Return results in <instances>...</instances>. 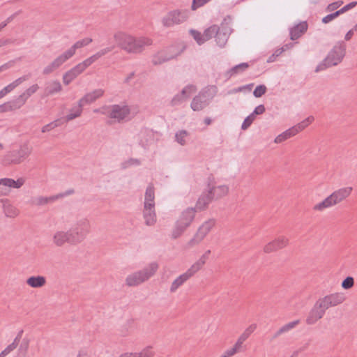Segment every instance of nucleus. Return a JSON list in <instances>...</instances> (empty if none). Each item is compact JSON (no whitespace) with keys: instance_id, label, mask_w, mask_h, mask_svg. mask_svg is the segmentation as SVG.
<instances>
[{"instance_id":"nucleus-21","label":"nucleus","mask_w":357,"mask_h":357,"mask_svg":"<svg viewBox=\"0 0 357 357\" xmlns=\"http://www.w3.org/2000/svg\"><path fill=\"white\" fill-rule=\"evenodd\" d=\"M288 244L289 239L284 236H280L265 245L263 250L265 253H271L285 248Z\"/></svg>"},{"instance_id":"nucleus-26","label":"nucleus","mask_w":357,"mask_h":357,"mask_svg":"<svg viewBox=\"0 0 357 357\" xmlns=\"http://www.w3.org/2000/svg\"><path fill=\"white\" fill-rule=\"evenodd\" d=\"M245 341V334L243 333L234 346L227 349L221 356L219 357H233L234 355L243 351V343Z\"/></svg>"},{"instance_id":"nucleus-59","label":"nucleus","mask_w":357,"mask_h":357,"mask_svg":"<svg viewBox=\"0 0 357 357\" xmlns=\"http://www.w3.org/2000/svg\"><path fill=\"white\" fill-rule=\"evenodd\" d=\"M13 40L11 39L7 38V39H0V47L7 45L8 44L13 43Z\"/></svg>"},{"instance_id":"nucleus-8","label":"nucleus","mask_w":357,"mask_h":357,"mask_svg":"<svg viewBox=\"0 0 357 357\" xmlns=\"http://www.w3.org/2000/svg\"><path fill=\"white\" fill-rule=\"evenodd\" d=\"M215 86H208L203 89L198 95L193 98L190 107L193 111H201L206 107L217 93Z\"/></svg>"},{"instance_id":"nucleus-29","label":"nucleus","mask_w":357,"mask_h":357,"mask_svg":"<svg viewBox=\"0 0 357 357\" xmlns=\"http://www.w3.org/2000/svg\"><path fill=\"white\" fill-rule=\"evenodd\" d=\"M307 27L308 25L307 22L304 21L291 28L289 31L291 40H295L299 38L307 31Z\"/></svg>"},{"instance_id":"nucleus-41","label":"nucleus","mask_w":357,"mask_h":357,"mask_svg":"<svg viewBox=\"0 0 357 357\" xmlns=\"http://www.w3.org/2000/svg\"><path fill=\"white\" fill-rule=\"evenodd\" d=\"M295 135V129H292L291 128H290L289 129L285 130L284 132L277 136L274 142L277 144H279L290 138L291 137L294 136Z\"/></svg>"},{"instance_id":"nucleus-55","label":"nucleus","mask_w":357,"mask_h":357,"mask_svg":"<svg viewBox=\"0 0 357 357\" xmlns=\"http://www.w3.org/2000/svg\"><path fill=\"white\" fill-rule=\"evenodd\" d=\"M18 346V344H17L15 342H13L11 344H10L9 345H8L4 350V352L6 353V354L8 355V354H10L11 351H13V350H15L17 347Z\"/></svg>"},{"instance_id":"nucleus-18","label":"nucleus","mask_w":357,"mask_h":357,"mask_svg":"<svg viewBox=\"0 0 357 357\" xmlns=\"http://www.w3.org/2000/svg\"><path fill=\"white\" fill-rule=\"evenodd\" d=\"M231 33V29L227 24L222 23L220 26H218V31L215 32V38L218 46L224 47Z\"/></svg>"},{"instance_id":"nucleus-12","label":"nucleus","mask_w":357,"mask_h":357,"mask_svg":"<svg viewBox=\"0 0 357 357\" xmlns=\"http://www.w3.org/2000/svg\"><path fill=\"white\" fill-rule=\"evenodd\" d=\"M102 114L107 115L109 118L121 122L129 119L130 108L128 105L120 104L112 105L102 108Z\"/></svg>"},{"instance_id":"nucleus-40","label":"nucleus","mask_w":357,"mask_h":357,"mask_svg":"<svg viewBox=\"0 0 357 357\" xmlns=\"http://www.w3.org/2000/svg\"><path fill=\"white\" fill-rule=\"evenodd\" d=\"M211 254V250H206L204 254H203L200 258L195 262L192 266L198 272L199 270L202 268L204 265L206 264V260L208 258V255Z\"/></svg>"},{"instance_id":"nucleus-32","label":"nucleus","mask_w":357,"mask_h":357,"mask_svg":"<svg viewBox=\"0 0 357 357\" xmlns=\"http://www.w3.org/2000/svg\"><path fill=\"white\" fill-rule=\"evenodd\" d=\"M155 352L151 346H147L139 352L135 353H125L120 356V357H153Z\"/></svg>"},{"instance_id":"nucleus-50","label":"nucleus","mask_w":357,"mask_h":357,"mask_svg":"<svg viewBox=\"0 0 357 357\" xmlns=\"http://www.w3.org/2000/svg\"><path fill=\"white\" fill-rule=\"evenodd\" d=\"M354 284V280L352 277H347L342 282V287L344 289L351 288Z\"/></svg>"},{"instance_id":"nucleus-43","label":"nucleus","mask_w":357,"mask_h":357,"mask_svg":"<svg viewBox=\"0 0 357 357\" xmlns=\"http://www.w3.org/2000/svg\"><path fill=\"white\" fill-rule=\"evenodd\" d=\"M29 347V340L27 338L23 339L18 349V356L26 357Z\"/></svg>"},{"instance_id":"nucleus-62","label":"nucleus","mask_w":357,"mask_h":357,"mask_svg":"<svg viewBox=\"0 0 357 357\" xmlns=\"http://www.w3.org/2000/svg\"><path fill=\"white\" fill-rule=\"evenodd\" d=\"M353 35H354V29L349 30L345 35V37H344L345 40H349L352 38Z\"/></svg>"},{"instance_id":"nucleus-63","label":"nucleus","mask_w":357,"mask_h":357,"mask_svg":"<svg viewBox=\"0 0 357 357\" xmlns=\"http://www.w3.org/2000/svg\"><path fill=\"white\" fill-rule=\"evenodd\" d=\"M135 76V73L134 72H132L131 73H130L127 77L124 80V82L128 84L130 82V81Z\"/></svg>"},{"instance_id":"nucleus-22","label":"nucleus","mask_w":357,"mask_h":357,"mask_svg":"<svg viewBox=\"0 0 357 357\" xmlns=\"http://www.w3.org/2000/svg\"><path fill=\"white\" fill-rule=\"evenodd\" d=\"M52 241L57 247H62L66 243L74 245V241L72 240L68 231H56L52 236Z\"/></svg>"},{"instance_id":"nucleus-52","label":"nucleus","mask_w":357,"mask_h":357,"mask_svg":"<svg viewBox=\"0 0 357 357\" xmlns=\"http://www.w3.org/2000/svg\"><path fill=\"white\" fill-rule=\"evenodd\" d=\"M343 3L342 1L333 2L328 4L326 8V11L331 12L337 9Z\"/></svg>"},{"instance_id":"nucleus-19","label":"nucleus","mask_w":357,"mask_h":357,"mask_svg":"<svg viewBox=\"0 0 357 357\" xmlns=\"http://www.w3.org/2000/svg\"><path fill=\"white\" fill-rule=\"evenodd\" d=\"M345 300V296L342 293H335L331 294L330 295L326 296L325 297L319 299V301L321 303L324 307L326 310L328 309L331 307L336 306L339 304H341Z\"/></svg>"},{"instance_id":"nucleus-57","label":"nucleus","mask_w":357,"mask_h":357,"mask_svg":"<svg viewBox=\"0 0 357 357\" xmlns=\"http://www.w3.org/2000/svg\"><path fill=\"white\" fill-rule=\"evenodd\" d=\"M245 91V86H241L238 88H235V89L228 91L227 94L232 95V94L236 93L238 92H241V91Z\"/></svg>"},{"instance_id":"nucleus-20","label":"nucleus","mask_w":357,"mask_h":357,"mask_svg":"<svg viewBox=\"0 0 357 357\" xmlns=\"http://www.w3.org/2000/svg\"><path fill=\"white\" fill-rule=\"evenodd\" d=\"M215 199L214 192L208 189L204 191L199 197L195 207L196 211H202L208 208L209 204Z\"/></svg>"},{"instance_id":"nucleus-9","label":"nucleus","mask_w":357,"mask_h":357,"mask_svg":"<svg viewBox=\"0 0 357 357\" xmlns=\"http://www.w3.org/2000/svg\"><path fill=\"white\" fill-rule=\"evenodd\" d=\"M196 212V208H194L193 207H190L186 208L181 213V215L179 216L178 219L176 222L174 229L172 230V238L176 239L182 235V234L192 222Z\"/></svg>"},{"instance_id":"nucleus-13","label":"nucleus","mask_w":357,"mask_h":357,"mask_svg":"<svg viewBox=\"0 0 357 357\" xmlns=\"http://www.w3.org/2000/svg\"><path fill=\"white\" fill-rule=\"evenodd\" d=\"M215 225L213 218L205 221L197 229L194 236L187 243V247L190 248L199 245L210 232Z\"/></svg>"},{"instance_id":"nucleus-38","label":"nucleus","mask_w":357,"mask_h":357,"mask_svg":"<svg viewBox=\"0 0 357 357\" xmlns=\"http://www.w3.org/2000/svg\"><path fill=\"white\" fill-rule=\"evenodd\" d=\"M83 105H79L70 109V113L68 114L63 120V122H68L74 119L81 116L82 112Z\"/></svg>"},{"instance_id":"nucleus-2","label":"nucleus","mask_w":357,"mask_h":357,"mask_svg":"<svg viewBox=\"0 0 357 357\" xmlns=\"http://www.w3.org/2000/svg\"><path fill=\"white\" fill-rule=\"evenodd\" d=\"M92 41V38H85L77 41L70 49L57 56L53 61L45 66L43 70V74L45 75L51 74L58 69L67 60L71 58L75 54L76 50L88 45Z\"/></svg>"},{"instance_id":"nucleus-60","label":"nucleus","mask_w":357,"mask_h":357,"mask_svg":"<svg viewBox=\"0 0 357 357\" xmlns=\"http://www.w3.org/2000/svg\"><path fill=\"white\" fill-rule=\"evenodd\" d=\"M255 116L253 114V113L250 114L249 116H247V128H248L252 121L255 119Z\"/></svg>"},{"instance_id":"nucleus-28","label":"nucleus","mask_w":357,"mask_h":357,"mask_svg":"<svg viewBox=\"0 0 357 357\" xmlns=\"http://www.w3.org/2000/svg\"><path fill=\"white\" fill-rule=\"evenodd\" d=\"M104 94V90L101 89L93 90L84 96L79 100V105H85L95 102L97 99L102 97Z\"/></svg>"},{"instance_id":"nucleus-23","label":"nucleus","mask_w":357,"mask_h":357,"mask_svg":"<svg viewBox=\"0 0 357 357\" xmlns=\"http://www.w3.org/2000/svg\"><path fill=\"white\" fill-rule=\"evenodd\" d=\"M73 192H74L73 190H69L67 192H66L65 193H60L56 195H54V196H51V197H48L40 196V197H35V198L32 199L31 204L34 205V206L45 205V204H48L49 202H54L59 198H61L66 195H71Z\"/></svg>"},{"instance_id":"nucleus-61","label":"nucleus","mask_w":357,"mask_h":357,"mask_svg":"<svg viewBox=\"0 0 357 357\" xmlns=\"http://www.w3.org/2000/svg\"><path fill=\"white\" fill-rule=\"evenodd\" d=\"M22 334H23V331L22 330L18 332L17 336L14 339L13 342H15L17 344H19L20 341V340L22 338Z\"/></svg>"},{"instance_id":"nucleus-16","label":"nucleus","mask_w":357,"mask_h":357,"mask_svg":"<svg viewBox=\"0 0 357 357\" xmlns=\"http://www.w3.org/2000/svg\"><path fill=\"white\" fill-rule=\"evenodd\" d=\"M322 305L319 300L315 303L306 318L305 322L307 325L314 324L324 317L326 310Z\"/></svg>"},{"instance_id":"nucleus-48","label":"nucleus","mask_w":357,"mask_h":357,"mask_svg":"<svg viewBox=\"0 0 357 357\" xmlns=\"http://www.w3.org/2000/svg\"><path fill=\"white\" fill-rule=\"evenodd\" d=\"M190 35L192 36V38L196 40V42L199 45H202L204 43L203 34H202L199 31L194 29H191L190 31Z\"/></svg>"},{"instance_id":"nucleus-33","label":"nucleus","mask_w":357,"mask_h":357,"mask_svg":"<svg viewBox=\"0 0 357 357\" xmlns=\"http://www.w3.org/2000/svg\"><path fill=\"white\" fill-rule=\"evenodd\" d=\"M26 282L32 288H40L45 285L46 278L42 275L31 276L26 280Z\"/></svg>"},{"instance_id":"nucleus-49","label":"nucleus","mask_w":357,"mask_h":357,"mask_svg":"<svg viewBox=\"0 0 357 357\" xmlns=\"http://www.w3.org/2000/svg\"><path fill=\"white\" fill-rule=\"evenodd\" d=\"M340 15H341V13H340V10H337L333 13L328 14L326 16H325L324 17H323L321 22L324 24H327L330 22H331L332 20H333L334 19H335L336 17H337L338 16H340Z\"/></svg>"},{"instance_id":"nucleus-1","label":"nucleus","mask_w":357,"mask_h":357,"mask_svg":"<svg viewBox=\"0 0 357 357\" xmlns=\"http://www.w3.org/2000/svg\"><path fill=\"white\" fill-rule=\"evenodd\" d=\"M114 38L117 45L129 54H140L146 47L153 44V40L149 38H135L121 31L116 33Z\"/></svg>"},{"instance_id":"nucleus-5","label":"nucleus","mask_w":357,"mask_h":357,"mask_svg":"<svg viewBox=\"0 0 357 357\" xmlns=\"http://www.w3.org/2000/svg\"><path fill=\"white\" fill-rule=\"evenodd\" d=\"M159 265L157 262H151L142 270L136 271L129 275L126 279V284L128 287H135L153 276L157 272Z\"/></svg>"},{"instance_id":"nucleus-54","label":"nucleus","mask_w":357,"mask_h":357,"mask_svg":"<svg viewBox=\"0 0 357 357\" xmlns=\"http://www.w3.org/2000/svg\"><path fill=\"white\" fill-rule=\"evenodd\" d=\"M356 5H357V2L356 1H352V2L349 3H348L347 5L344 6V7H342L339 10H340V13L342 14V13H345L346 11L353 8Z\"/></svg>"},{"instance_id":"nucleus-24","label":"nucleus","mask_w":357,"mask_h":357,"mask_svg":"<svg viewBox=\"0 0 357 357\" xmlns=\"http://www.w3.org/2000/svg\"><path fill=\"white\" fill-rule=\"evenodd\" d=\"M62 86L58 80L47 82L45 83L41 98H44L58 93L62 91Z\"/></svg>"},{"instance_id":"nucleus-45","label":"nucleus","mask_w":357,"mask_h":357,"mask_svg":"<svg viewBox=\"0 0 357 357\" xmlns=\"http://www.w3.org/2000/svg\"><path fill=\"white\" fill-rule=\"evenodd\" d=\"M218 31V26L217 25H212L207 28L204 33H203V38L204 43L206 41H208V40L211 39L213 37H215V32Z\"/></svg>"},{"instance_id":"nucleus-11","label":"nucleus","mask_w":357,"mask_h":357,"mask_svg":"<svg viewBox=\"0 0 357 357\" xmlns=\"http://www.w3.org/2000/svg\"><path fill=\"white\" fill-rule=\"evenodd\" d=\"M189 18L188 10L174 9L168 12L162 18V24L165 27H172L185 22Z\"/></svg>"},{"instance_id":"nucleus-64","label":"nucleus","mask_w":357,"mask_h":357,"mask_svg":"<svg viewBox=\"0 0 357 357\" xmlns=\"http://www.w3.org/2000/svg\"><path fill=\"white\" fill-rule=\"evenodd\" d=\"M286 51L285 47H281L275 51L274 54L278 57L283 52Z\"/></svg>"},{"instance_id":"nucleus-30","label":"nucleus","mask_w":357,"mask_h":357,"mask_svg":"<svg viewBox=\"0 0 357 357\" xmlns=\"http://www.w3.org/2000/svg\"><path fill=\"white\" fill-rule=\"evenodd\" d=\"M0 202L2 204L3 212L7 217L15 218L19 214L18 209L11 204L9 199H1Z\"/></svg>"},{"instance_id":"nucleus-7","label":"nucleus","mask_w":357,"mask_h":357,"mask_svg":"<svg viewBox=\"0 0 357 357\" xmlns=\"http://www.w3.org/2000/svg\"><path fill=\"white\" fill-rule=\"evenodd\" d=\"M143 217L148 226L153 225L156 222L155 212V192L153 184H149L145 192Z\"/></svg>"},{"instance_id":"nucleus-17","label":"nucleus","mask_w":357,"mask_h":357,"mask_svg":"<svg viewBox=\"0 0 357 357\" xmlns=\"http://www.w3.org/2000/svg\"><path fill=\"white\" fill-rule=\"evenodd\" d=\"M197 271L191 266L184 273L177 277L172 283L169 291L174 293L186 281L193 277Z\"/></svg>"},{"instance_id":"nucleus-3","label":"nucleus","mask_w":357,"mask_h":357,"mask_svg":"<svg viewBox=\"0 0 357 357\" xmlns=\"http://www.w3.org/2000/svg\"><path fill=\"white\" fill-rule=\"evenodd\" d=\"M346 52L344 42L337 43L328 52L327 56L316 68L315 72L324 70L328 68L337 66L342 61Z\"/></svg>"},{"instance_id":"nucleus-27","label":"nucleus","mask_w":357,"mask_h":357,"mask_svg":"<svg viewBox=\"0 0 357 357\" xmlns=\"http://www.w3.org/2000/svg\"><path fill=\"white\" fill-rule=\"evenodd\" d=\"M39 89V86L37 84H33L29 88H28L24 93H22L19 97L13 100V102L15 105H18V109L20 108L27 99L33 93H35L38 89Z\"/></svg>"},{"instance_id":"nucleus-37","label":"nucleus","mask_w":357,"mask_h":357,"mask_svg":"<svg viewBox=\"0 0 357 357\" xmlns=\"http://www.w3.org/2000/svg\"><path fill=\"white\" fill-rule=\"evenodd\" d=\"M115 48V45H111L109 47H107L105 48H103L96 52L95 54L92 55L91 56L89 57L87 61L91 65L93 62H95L96 60H98L101 56L107 54V53L112 52Z\"/></svg>"},{"instance_id":"nucleus-10","label":"nucleus","mask_w":357,"mask_h":357,"mask_svg":"<svg viewBox=\"0 0 357 357\" xmlns=\"http://www.w3.org/2000/svg\"><path fill=\"white\" fill-rule=\"evenodd\" d=\"M91 224L87 218H83L77 220L68 230L74 245L80 243L90 232Z\"/></svg>"},{"instance_id":"nucleus-6","label":"nucleus","mask_w":357,"mask_h":357,"mask_svg":"<svg viewBox=\"0 0 357 357\" xmlns=\"http://www.w3.org/2000/svg\"><path fill=\"white\" fill-rule=\"evenodd\" d=\"M33 147L28 142L20 146L17 150L8 152L2 160L5 165H18L24 161L32 153Z\"/></svg>"},{"instance_id":"nucleus-34","label":"nucleus","mask_w":357,"mask_h":357,"mask_svg":"<svg viewBox=\"0 0 357 357\" xmlns=\"http://www.w3.org/2000/svg\"><path fill=\"white\" fill-rule=\"evenodd\" d=\"M24 181H25L23 178H20L17 181L12 178H5L0 179V185L14 188H20L24 185Z\"/></svg>"},{"instance_id":"nucleus-15","label":"nucleus","mask_w":357,"mask_h":357,"mask_svg":"<svg viewBox=\"0 0 357 357\" xmlns=\"http://www.w3.org/2000/svg\"><path fill=\"white\" fill-rule=\"evenodd\" d=\"M91 66L87 59L78 63L63 75V82L65 85H68L73 80L82 73L85 69Z\"/></svg>"},{"instance_id":"nucleus-36","label":"nucleus","mask_w":357,"mask_h":357,"mask_svg":"<svg viewBox=\"0 0 357 357\" xmlns=\"http://www.w3.org/2000/svg\"><path fill=\"white\" fill-rule=\"evenodd\" d=\"M245 70V63H241L238 65H236L231 68H230L229 70H227L224 76L227 79H230L231 77L239 74L243 73Z\"/></svg>"},{"instance_id":"nucleus-56","label":"nucleus","mask_w":357,"mask_h":357,"mask_svg":"<svg viewBox=\"0 0 357 357\" xmlns=\"http://www.w3.org/2000/svg\"><path fill=\"white\" fill-rule=\"evenodd\" d=\"M265 112V107L264 105H259L257 107H255L254 112H252L255 116L258 114H261Z\"/></svg>"},{"instance_id":"nucleus-39","label":"nucleus","mask_w":357,"mask_h":357,"mask_svg":"<svg viewBox=\"0 0 357 357\" xmlns=\"http://www.w3.org/2000/svg\"><path fill=\"white\" fill-rule=\"evenodd\" d=\"M299 324V320H296L291 322H289L283 326H282L279 330H278L273 335V338H276L282 333L288 332L291 329L294 328L296 326Z\"/></svg>"},{"instance_id":"nucleus-4","label":"nucleus","mask_w":357,"mask_h":357,"mask_svg":"<svg viewBox=\"0 0 357 357\" xmlns=\"http://www.w3.org/2000/svg\"><path fill=\"white\" fill-rule=\"evenodd\" d=\"M352 190V187H344L335 190L321 202L315 204L313 206V210L321 211L325 208L335 206L349 197L351 194Z\"/></svg>"},{"instance_id":"nucleus-14","label":"nucleus","mask_w":357,"mask_h":357,"mask_svg":"<svg viewBox=\"0 0 357 357\" xmlns=\"http://www.w3.org/2000/svg\"><path fill=\"white\" fill-rule=\"evenodd\" d=\"M183 50L184 47L180 49L176 45L169 46L165 50L158 52L156 54H155L153 57L152 63L154 65L162 64V63L176 58L177 56L181 54Z\"/></svg>"},{"instance_id":"nucleus-31","label":"nucleus","mask_w":357,"mask_h":357,"mask_svg":"<svg viewBox=\"0 0 357 357\" xmlns=\"http://www.w3.org/2000/svg\"><path fill=\"white\" fill-rule=\"evenodd\" d=\"M29 78V75H24L22 77H19L15 79L12 83L9 84L8 86H5L3 89L0 91V98H2L7 93L12 91L15 88L21 84L22 82L26 81Z\"/></svg>"},{"instance_id":"nucleus-47","label":"nucleus","mask_w":357,"mask_h":357,"mask_svg":"<svg viewBox=\"0 0 357 357\" xmlns=\"http://www.w3.org/2000/svg\"><path fill=\"white\" fill-rule=\"evenodd\" d=\"M188 135V133L186 130H182L176 133L175 137L176 142L181 145L185 144V137Z\"/></svg>"},{"instance_id":"nucleus-51","label":"nucleus","mask_w":357,"mask_h":357,"mask_svg":"<svg viewBox=\"0 0 357 357\" xmlns=\"http://www.w3.org/2000/svg\"><path fill=\"white\" fill-rule=\"evenodd\" d=\"M266 91V87L264 85L257 86L253 91V95L256 98L262 96Z\"/></svg>"},{"instance_id":"nucleus-42","label":"nucleus","mask_w":357,"mask_h":357,"mask_svg":"<svg viewBox=\"0 0 357 357\" xmlns=\"http://www.w3.org/2000/svg\"><path fill=\"white\" fill-rule=\"evenodd\" d=\"M314 121V117L312 116H310L305 119H304L301 123L297 125L291 127L292 129H295V134L296 135L298 132L303 130L310 123H311Z\"/></svg>"},{"instance_id":"nucleus-46","label":"nucleus","mask_w":357,"mask_h":357,"mask_svg":"<svg viewBox=\"0 0 357 357\" xmlns=\"http://www.w3.org/2000/svg\"><path fill=\"white\" fill-rule=\"evenodd\" d=\"M17 109H18V105H15L13 101H10L0 105V113L12 111Z\"/></svg>"},{"instance_id":"nucleus-25","label":"nucleus","mask_w":357,"mask_h":357,"mask_svg":"<svg viewBox=\"0 0 357 357\" xmlns=\"http://www.w3.org/2000/svg\"><path fill=\"white\" fill-rule=\"evenodd\" d=\"M197 91V88L194 85H188L185 86L180 94L176 95L172 100H171V105L172 106L177 105L181 104L184 100L188 99L190 95L192 93H195Z\"/></svg>"},{"instance_id":"nucleus-58","label":"nucleus","mask_w":357,"mask_h":357,"mask_svg":"<svg viewBox=\"0 0 357 357\" xmlns=\"http://www.w3.org/2000/svg\"><path fill=\"white\" fill-rule=\"evenodd\" d=\"M14 61H10L0 66V72L11 68L14 65Z\"/></svg>"},{"instance_id":"nucleus-53","label":"nucleus","mask_w":357,"mask_h":357,"mask_svg":"<svg viewBox=\"0 0 357 357\" xmlns=\"http://www.w3.org/2000/svg\"><path fill=\"white\" fill-rule=\"evenodd\" d=\"M21 11H18L14 14H13L12 15H10V17H8L4 22H1L0 24V31L5 27L7 26V24L8 23H10L11 21L13 20V19L20 13Z\"/></svg>"},{"instance_id":"nucleus-35","label":"nucleus","mask_w":357,"mask_h":357,"mask_svg":"<svg viewBox=\"0 0 357 357\" xmlns=\"http://www.w3.org/2000/svg\"><path fill=\"white\" fill-rule=\"evenodd\" d=\"M208 189L214 192L215 199H220L227 195L229 189L226 185H219L217 187L208 185Z\"/></svg>"},{"instance_id":"nucleus-44","label":"nucleus","mask_w":357,"mask_h":357,"mask_svg":"<svg viewBox=\"0 0 357 357\" xmlns=\"http://www.w3.org/2000/svg\"><path fill=\"white\" fill-rule=\"evenodd\" d=\"M63 123V121L62 119H56V120L44 126L41 129V132L43 133L49 132V131L54 129L55 128L61 126Z\"/></svg>"}]
</instances>
